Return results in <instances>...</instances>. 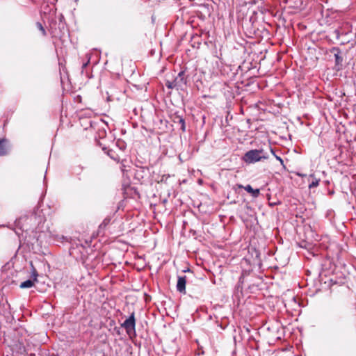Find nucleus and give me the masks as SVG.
I'll list each match as a JSON object with an SVG mask.
<instances>
[{
	"label": "nucleus",
	"instance_id": "1",
	"mask_svg": "<svg viewBox=\"0 0 356 356\" xmlns=\"http://www.w3.org/2000/svg\"><path fill=\"white\" fill-rule=\"evenodd\" d=\"M268 159V155L263 149L249 150L245 153L242 158L243 161L248 164L254 163Z\"/></svg>",
	"mask_w": 356,
	"mask_h": 356
},
{
	"label": "nucleus",
	"instance_id": "2",
	"mask_svg": "<svg viewBox=\"0 0 356 356\" xmlns=\"http://www.w3.org/2000/svg\"><path fill=\"white\" fill-rule=\"evenodd\" d=\"M122 326L126 330L129 335L135 333V318L134 314H132L127 319L124 321Z\"/></svg>",
	"mask_w": 356,
	"mask_h": 356
},
{
	"label": "nucleus",
	"instance_id": "3",
	"mask_svg": "<svg viewBox=\"0 0 356 356\" xmlns=\"http://www.w3.org/2000/svg\"><path fill=\"white\" fill-rule=\"evenodd\" d=\"M10 145L6 139H0V156H4L8 153Z\"/></svg>",
	"mask_w": 356,
	"mask_h": 356
},
{
	"label": "nucleus",
	"instance_id": "4",
	"mask_svg": "<svg viewBox=\"0 0 356 356\" xmlns=\"http://www.w3.org/2000/svg\"><path fill=\"white\" fill-rule=\"evenodd\" d=\"M186 276L179 277L177 283V289L180 293H186Z\"/></svg>",
	"mask_w": 356,
	"mask_h": 356
},
{
	"label": "nucleus",
	"instance_id": "5",
	"mask_svg": "<svg viewBox=\"0 0 356 356\" xmlns=\"http://www.w3.org/2000/svg\"><path fill=\"white\" fill-rule=\"evenodd\" d=\"M175 83H176V89L178 90L181 88L184 84H185L184 79L182 76V73L180 72L178 74V76L172 80Z\"/></svg>",
	"mask_w": 356,
	"mask_h": 356
},
{
	"label": "nucleus",
	"instance_id": "6",
	"mask_svg": "<svg viewBox=\"0 0 356 356\" xmlns=\"http://www.w3.org/2000/svg\"><path fill=\"white\" fill-rule=\"evenodd\" d=\"M244 189L248 193L252 194V195L254 197H258L259 195V189H254L250 185H247L245 187H244Z\"/></svg>",
	"mask_w": 356,
	"mask_h": 356
},
{
	"label": "nucleus",
	"instance_id": "7",
	"mask_svg": "<svg viewBox=\"0 0 356 356\" xmlns=\"http://www.w3.org/2000/svg\"><path fill=\"white\" fill-rule=\"evenodd\" d=\"M34 285V281L28 280H26L20 284V288L22 289H26V288H31Z\"/></svg>",
	"mask_w": 356,
	"mask_h": 356
},
{
	"label": "nucleus",
	"instance_id": "8",
	"mask_svg": "<svg viewBox=\"0 0 356 356\" xmlns=\"http://www.w3.org/2000/svg\"><path fill=\"white\" fill-rule=\"evenodd\" d=\"M165 86L169 88V89H173V88H176V83H175L173 82V81H170V80H167L166 82H165Z\"/></svg>",
	"mask_w": 356,
	"mask_h": 356
},
{
	"label": "nucleus",
	"instance_id": "9",
	"mask_svg": "<svg viewBox=\"0 0 356 356\" xmlns=\"http://www.w3.org/2000/svg\"><path fill=\"white\" fill-rule=\"evenodd\" d=\"M319 181L320 180L319 179H314L310 184H309V187L311 188H313V187H316L317 186H318L319 184Z\"/></svg>",
	"mask_w": 356,
	"mask_h": 356
},
{
	"label": "nucleus",
	"instance_id": "10",
	"mask_svg": "<svg viewBox=\"0 0 356 356\" xmlns=\"http://www.w3.org/2000/svg\"><path fill=\"white\" fill-rule=\"evenodd\" d=\"M36 26H37V27L39 29V30H40V31H41V32H42V35H46V32H45V30H44V29L43 28L42 25L41 24V23L38 22V23L36 24Z\"/></svg>",
	"mask_w": 356,
	"mask_h": 356
},
{
	"label": "nucleus",
	"instance_id": "11",
	"mask_svg": "<svg viewBox=\"0 0 356 356\" xmlns=\"http://www.w3.org/2000/svg\"><path fill=\"white\" fill-rule=\"evenodd\" d=\"M270 152H272V154L275 156V157L276 158V159H277V161H279L280 162V163H281L282 165H284V161H283V160L282 159V158H281L280 156H277V155L275 154V152H274V151H273V149H270Z\"/></svg>",
	"mask_w": 356,
	"mask_h": 356
},
{
	"label": "nucleus",
	"instance_id": "12",
	"mask_svg": "<svg viewBox=\"0 0 356 356\" xmlns=\"http://www.w3.org/2000/svg\"><path fill=\"white\" fill-rule=\"evenodd\" d=\"M33 273V281H34V282H37L38 273L33 267V273Z\"/></svg>",
	"mask_w": 356,
	"mask_h": 356
},
{
	"label": "nucleus",
	"instance_id": "13",
	"mask_svg": "<svg viewBox=\"0 0 356 356\" xmlns=\"http://www.w3.org/2000/svg\"><path fill=\"white\" fill-rule=\"evenodd\" d=\"M334 56L336 58V63L337 64H339L340 63L342 62V58L338 54H335Z\"/></svg>",
	"mask_w": 356,
	"mask_h": 356
},
{
	"label": "nucleus",
	"instance_id": "14",
	"mask_svg": "<svg viewBox=\"0 0 356 356\" xmlns=\"http://www.w3.org/2000/svg\"><path fill=\"white\" fill-rule=\"evenodd\" d=\"M87 65V63L83 65V67H85Z\"/></svg>",
	"mask_w": 356,
	"mask_h": 356
}]
</instances>
